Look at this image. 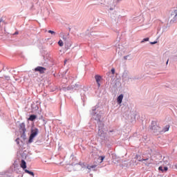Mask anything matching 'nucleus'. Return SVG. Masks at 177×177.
Masks as SVG:
<instances>
[{
    "label": "nucleus",
    "instance_id": "nucleus-15",
    "mask_svg": "<svg viewBox=\"0 0 177 177\" xmlns=\"http://www.w3.org/2000/svg\"><path fill=\"white\" fill-rule=\"evenodd\" d=\"M147 160H149V158H146V159L142 158V159H138V161H140V162H142V161H147Z\"/></svg>",
    "mask_w": 177,
    "mask_h": 177
},
{
    "label": "nucleus",
    "instance_id": "nucleus-26",
    "mask_svg": "<svg viewBox=\"0 0 177 177\" xmlns=\"http://www.w3.org/2000/svg\"><path fill=\"white\" fill-rule=\"evenodd\" d=\"M66 62H67L66 60H65V63H66Z\"/></svg>",
    "mask_w": 177,
    "mask_h": 177
},
{
    "label": "nucleus",
    "instance_id": "nucleus-11",
    "mask_svg": "<svg viewBox=\"0 0 177 177\" xmlns=\"http://www.w3.org/2000/svg\"><path fill=\"white\" fill-rule=\"evenodd\" d=\"M93 168H96V165H87V169H92Z\"/></svg>",
    "mask_w": 177,
    "mask_h": 177
},
{
    "label": "nucleus",
    "instance_id": "nucleus-12",
    "mask_svg": "<svg viewBox=\"0 0 177 177\" xmlns=\"http://www.w3.org/2000/svg\"><path fill=\"white\" fill-rule=\"evenodd\" d=\"M58 45H59L60 46H63V45H64L63 41L59 40V41H58Z\"/></svg>",
    "mask_w": 177,
    "mask_h": 177
},
{
    "label": "nucleus",
    "instance_id": "nucleus-18",
    "mask_svg": "<svg viewBox=\"0 0 177 177\" xmlns=\"http://www.w3.org/2000/svg\"><path fill=\"white\" fill-rule=\"evenodd\" d=\"M101 162H103V160H104V156H100V157Z\"/></svg>",
    "mask_w": 177,
    "mask_h": 177
},
{
    "label": "nucleus",
    "instance_id": "nucleus-4",
    "mask_svg": "<svg viewBox=\"0 0 177 177\" xmlns=\"http://www.w3.org/2000/svg\"><path fill=\"white\" fill-rule=\"evenodd\" d=\"M19 130L21 131V132H23V133H26V124L24 123H21L19 125Z\"/></svg>",
    "mask_w": 177,
    "mask_h": 177
},
{
    "label": "nucleus",
    "instance_id": "nucleus-19",
    "mask_svg": "<svg viewBox=\"0 0 177 177\" xmlns=\"http://www.w3.org/2000/svg\"><path fill=\"white\" fill-rule=\"evenodd\" d=\"M111 73H112V74H115V69L112 68L111 69Z\"/></svg>",
    "mask_w": 177,
    "mask_h": 177
},
{
    "label": "nucleus",
    "instance_id": "nucleus-23",
    "mask_svg": "<svg viewBox=\"0 0 177 177\" xmlns=\"http://www.w3.org/2000/svg\"><path fill=\"white\" fill-rule=\"evenodd\" d=\"M168 62H169V59H167L166 64H168Z\"/></svg>",
    "mask_w": 177,
    "mask_h": 177
},
{
    "label": "nucleus",
    "instance_id": "nucleus-13",
    "mask_svg": "<svg viewBox=\"0 0 177 177\" xmlns=\"http://www.w3.org/2000/svg\"><path fill=\"white\" fill-rule=\"evenodd\" d=\"M49 34H52L53 35H55L56 34V32H55V31L53 30H48Z\"/></svg>",
    "mask_w": 177,
    "mask_h": 177
},
{
    "label": "nucleus",
    "instance_id": "nucleus-6",
    "mask_svg": "<svg viewBox=\"0 0 177 177\" xmlns=\"http://www.w3.org/2000/svg\"><path fill=\"white\" fill-rule=\"evenodd\" d=\"M122 99H124V95L121 94L118 97V103L121 104L122 103Z\"/></svg>",
    "mask_w": 177,
    "mask_h": 177
},
{
    "label": "nucleus",
    "instance_id": "nucleus-20",
    "mask_svg": "<svg viewBox=\"0 0 177 177\" xmlns=\"http://www.w3.org/2000/svg\"><path fill=\"white\" fill-rule=\"evenodd\" d=\"M163 171H168V167H165Z\"/></svg>",
    "mask_w": 177,
    "mask_h": 177
},
{
    "label": "nucleus",
    "instance_id": "nucleus-22",
    "mask_svg": "<svg viewBox=\"0 0 177 177\" xmlns=\"http://www.w3.org/2000/svg\"><path fill=\"white\" fill-rule=\"evenodd\" d=\"M150 164H151V162H149L147 163H145V165H150Z\"/></svg>",
    "mask_w": 177,
    "mask_h": 177
},
{
    "label": "nucleus",
    "instance_id": "nucleus-27",
    "mask_svg": "<svg viewBox=\"0 0 177 177\" xmlns=\"http://www.w3.org/2000/svg\"><path fill=\"white\" fill-rule=\"evenodd\" d=\"M136 157H137V158H138V156H136Z\"/></svg>",
    "mask_w": 177,
    "mask_h": 177
},
{
    "label": "nucleus",
    "instance_id": "nucleus-16",
    "mask_svg": "<svg viewBox=\"0 0 177 177\" xmlns=\"http://www.w3.org/2000/svg\"><path fill=\"white\" fill-rule=\"evenodd\" d=\"M16 142L17 145H20V138H17L16 139Z\"/></svg>",
    "mask_w": 177,
    "mask_h": 177
},
{
    "label": "nucleus",
    "instance_id": "nucleus-21",
    "mask_svg": "<svg viewBox=\"0 0 177 177\" xmlns=\"http://www.w3.org/2000/svg\"><path fill=\"white\" fill-rule=\"evenodd\" d=\"M124 60H127V59H128V55L124 56Z\"/></svg>",
    "mask_w": 177,
    "mask_h": 177
},
{
    "label": "nucleus",
    "instance_id": "nucleus-9",
    "mask_svg": "<svg viewBox=\"0 0 177 177\" xmlns=\"http://www.w3.org/2000/svg\"><path fill=\"white\" fill-rule=\"evenodd\" d=\"M26 174H28L29 175H31L32 176H34V172L30 171V170L25 169Z\"/></svg>",
    "mask_w": 177,
    "mask_h": 177
},
{
    "label": "nucleus",
    "instance_id": "nucleus-14",
    "mask_svg": "<svg viewBox=\"0 0 177 177\" xmlns=\"http://www.w3.org/2000/svg\"><path fill=\"white\" fill-rule=\"evenodd\" d=\"M149 37L145 38L141 42H147V41H149Z\"/></svg>",
    "mask_w": 177,
    "mask_h": 177
},
{
    "label": "nucleus",
    "instance_id": "nucleus-2",
    "mask_svg": "<svg viewBox=\"0 0 177 177\" xmlns=\"http://www.w3.org/2000/svg\"><path fill=\"white\" fill-rule=\"evenodd\" d=\"M35 71L39 73V74H45L46 68L42 66H37L35 68Z\"/></svg>",
    "mask_w": 177,
    "mask_h": 177
},
{
    "label": "nucleus",
    "instance_id": "nucleus-24",
    "mask_svg": "<svg viewBox=\"0 0 177 177\" xmlns=\"http://www.w3.org/2000/svg\"><path fill=\"white\" fill-rule=\"evenodd\" d=\"M156 42H151V44H152V45H153V44H156Z\"/></svg>",
    "mask_w": 177,
    "mask_h": 177
},
{
    "label": "nucleus",
    "instance_id": "nucleus-3",
    "mask_svg": "<svg viewBox=\"0 0 177 177\" xmlns=\"http://www.w3.org/2000/svg\"><path fill=\"white\" fill-rule=\"evenodd\" d=\"M95 79L96 82L97 84L98 88H100V80H102V77L100 75H95Z\"/></svg>",
    "mask_w": 177,
    "mask_h": 177
},
{
    "label": "nucleus",
    "instance_id": "nucleus-5",
    "mask_svg": "<svg viewBox=\"0 0 177 177\" xmlns=\"http://www.w3.org/2000/svg\"><path fill=\"white\" fill-rule=\"evenodd\" d=\"M160 127L158 126H153L152 127V130L155 133H157V132H160Z\"/></svg>",
    "mask_w": 177,
    "mask_h": 177
},
{
    "label": "nucleus",
    "instance_id": "nucleus-8",
    "mask_svg": "<svg viewBox=\"0 0 177 177\" xmlns=\"http://www.w3.org/2000/svg\"><path fill=\"white\" fill-rule=\"evenodd\" d=\"M37 118V115H31L29 118L28 120L29 121H34V120H35Z\"/></svg>",
    "mask_w": 177,
    "mask_h": 177
},
{
    "label": "nucleus",
    "instance_id": "nucleus-7",
    "mask_svg": "<svg viewBox=\"0 0 177 177\" xmlns=\"http://www.w3.org/2000/svg\"><path fill=\"white\" fill-rule=\"evenodd\" d=\"M21 168H23V169H26L27 168V163H26V160H22L21 161Z\"/></svg>",
    "mask_w": 177,
    "mask_h": 177
},
{
    "label": "nucleus",
    "instance_id": "nucleus-10",
    "mask_svg": "<svg viewBox=\"0 0 177 177\" xmlns=\"http://www.w3.org/2000/svg\"><path fill=\"white\" fill-rule=\"evenodd\" d=\"M169 131V125H167L164 129H163V132H168Z\"/></svg>",
    "mask_w": 177,
    "mask_h": 177
},
{
    "label": "nucleus",
    "instance_id": "nucleus-17",
    "mask_svg": "<svg viewBox=\"0 0 177 177\" xmlns=\"http://www.w3.org/2000/svg\"><path fill=\"white\" fill-rule=\"evenodd\" d=\"M158 169H159V171H161L162 172H164V169H162V167H158Z\"/></svg>",
    "mask_w": 177,
    "mask_h": 177
},
{
    "label": "nucleus",
    "instance_id": "nucleus-25",
    "mask_svg": "<svg viewBox=\"0 0 177 177\" xmlns=\"http://www.w3.org/2000/svg\"><path fill=\"white\" fill-rule=\"evenodd\" d=\"M17 34H19V32H15V35H17Z\"/></svg>",
    "mask_w": 177,
    "mask_h": 177
},
{
    "label": "nucleus",
    "instance_id": "nucleus-1",
    "mask_svg": "<svg viewBox=\"0 0 177 177\" xmlns=\"http://www.w3.org/2000/svg\"><path fill=\"white\" fill-rule=\"evenodd\" d=\"M37 135H38V129H32L31 134L29 138L30 143L32 142L34 138H35Z\"/></svg>",
    "mask_w": 177,
    "mask_h": 177
}]
</instances>
